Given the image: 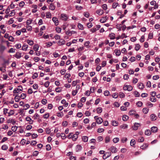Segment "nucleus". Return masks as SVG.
<instances>
[{"mask_svg":"<svg viewBox=\"0 0 160 160\" xmlns=\"http://www.w3.org/2000/svg\"><path fill=\"white\" fill-rule=\"evenodd\" d=\"M15 11H6V15L5 17L7 18L8 17L13 16L15 15Z\"/></svg>","mask_w":160,"mask_h":160,"instance_id":"obj_1","label":"nucleus"},{"mask_svg":"<svg viewBox=\"0 0 160 160\" xmlns=\"http://www.w3.org/2000/svg\"><path fill=\"white\" fill-rule=\"evenodd\" d=\"M127 12V11H124V13L122 14V11H118L117 12V14L118 15H120V16L119 17L120 18H121L124 16V15L126 14Z\"/></svg>","mask_w":160,"mask_h":160,"instance_id":"obj_2","label":"nucleus"},{"mask_svg":"<svg viewBox=\"0 0 160 160\" xmlns=\"http://www.w3.org/2000/svg\"><path fill=\"white\" fill-rule=\"evenodd\" d=\"M141 124L140 123L135 122L132 127L133 129L134 130H137L139 127H140Z\"/></svg>","mask_w":160,"mask_h":160,"instance_id":"obj_3","label":"nucleus"},{"mask_svg":"<svg viewBox=\"0 0 160 160\" xmlns=\"http://www.w3.org/2000/svg\"><path fill=\"white\" fill-rule=\"evenodd\" d=\"M111 155V153L110 152H106L103 156V158L105 159L109 157Z\"/></svg>","mask_w":160,"mask_h":160,"instance_id":"obj_4","label":"nucleus"},{"mask_svg":"<svg viewBox=\"0 0 160 160\" xmlns=\"http://www.w3.org/2000/svg\"><path fill=\"white\" fill-rule=\"evenodd\" d=\"M26 120L28 122V123L29 124H32L33 122V120H32L31 118L29 117L28 116L26 118Z\"/></svg>","mask_w":160,"mask_h":160,"instance_id":"obj_5","label":"nucleus"},{"mask_svg":"<svg viewBox=\"0 0 160 160\" xmlns=\"http://www.w3.org/2000/svg\"><path fill=\"white\" fill-rule=\"evenodd\" d=\"M18 87L20 88H16L13 91V92L15 93H18L19 92V91H22V87L21 86H18Z\"/></svg>","mask_w":160,"mask_h":160,"instance_id":"obj_6","label":"nucleus"},{"mask_svg":"<svg viewBox=\"0 0 160 160\" xmlns=\"http://www.w3.org/2000/svg\"><path fill=\"white\" fill-rule=\"evenodd\" d=\"M61 18L63 20H64V21H66L67 20L68 18V17L67 16L66 14H62L61 15Z\"/></svg>","mask_w":160,"mask_h":160,"instance_id":"obj_7","label":"nucleus"},{"mask_svg":"<svg viewBox=\"0 0 160 160\" xmlns=\"http://www.w3.org/2000/svg\"><path fill=\"white\" fill-rule=\"evenodd\" d=\"M22 53L19 52H17L14 56L17 59H19L22 57Z\"/></svg>","mask_w":160,"mask_h":160,"instance_id":"obj_8","label":"nucleus"},{"mask_svg":"<svg viewBox=\"0 0 160 160\" xmlns=\"http://www.w3.org/2000/svg\"><path fill=\"white\" fill-rule=\"evenodd\" d=\"M65 41L64 40L61 39L58 42V44L60 46H62L65 44Z\"/></svg>","mask_w":160,"mask_h":160,"instance_id":"obj_9","label":"nucleus"},{"mask_svg":"<svg viewBox=\"0 0 160 160\" xmlns=\"http://www.w3.org/2000/svg\"><path fill=\"white\" fill-rule=\"evenodd\" d=\"M16 122V121L13 119H8L7 121V122L8 123H12L13 125H14Z\"/></svg>","mask_w":160,"mask_h":160,"instance_id":"obj_10","label":"nucleus"},{"mask_svg":"<svg viewBox=\"0 0 160 160\" xmlns=\"http://www.w3.org/2000/svg\"><path fill=\"white\" fill-rule=\"evenodd\" d=\"M110 150L113 153H115L117 152V149L114 146L111 147L110 148Z\"/></svg>","mask_w":160,"mask_h":160,"instance_id":"obj_11","label":"nucleus"},{"mask_svg":"<svg viewBox=\"0 0 160 160\" xmlns=\"http://www.w3.org/2000/svg\"><path fill=\"white\" fill-rule=\"evenodd\" d=\"M150 118L151 120L152 121L156 120L157 118V116L154 114H151L150 116Z\"/></svg>","mask_w":160,"mask_h":160,"instance_id":"obj_12","label":"nucleus"},{"mask_svg":"<svg viewBox=\"0 0 160 160\" xmlns=\"http://www.w3.org/2000/svg\"><path fill=\"white\" fill-rule=\"evenodd\" d=\"M52 20L55 23V25L57 26L58 24V18L56 17L52 18Z\"/></svg>","mask_w":160,"mask_h":160,"instance_id":"obj_13","label":"nucleus"},{"mask_svg":"<svg viewBox=\"0 0 160 160\" xmlns=\"http://www.w3.org/2000/svg\"><path fill=\"white\" fill-rule=\"evenodd\" d=\"M151 130L153 132H155L158 131V128L157 127L153 126L151 128Z\"/></svg>","mask_w":160,"mask_h":160,"instance_id":"obj_14","label":"nucleus"},{"mask_svg":"<svg viewBox=\"0 0 160 160\" xmlns=\"http://www.w3.org/2000/svg\"><path fill=\"white\" fill-rule=\"evenodd\" d=\"M138 87L140 89H142L144 88V85L142 83H138Z\"/></svg>","mask_w":160,"mask_h":160,"instance_id":"obj_15","label":"nucleus"},{"mask_svg":"<svg viewBox=\"0 0 160 160\" xmlns=\"http://www.w3.org/2000/svg\"><path fill=\"white\" fill-rule=\"evenodd\" d=\"M148 147V144L147 143H145L142 145L141 146L140 148L141 149L144 150L147 148Z\"/></svg>","mask_w":160,"mask_h":160,"instance_id":"obj_16","label":"nucleus"},{"mask_svg":"<svg viewBox=\"0 0 160 160\" xmlns=\"http://www.w3.org/2000/svg\"><path fill=\"white\" fill-rule=\"evenodd\" d=\"M82 147L81 145H78L76 147V152H79L81 151L82 149Z\"/></svg>","mask_w":160,"mask_h":160,"instance_id":"obj_17","label":"nucleus"},{"mask_svg":"<svg viewBox=\"0 0 160 160\" xmlns=\"http://www.w3.org/2000/svg\"><path fill=\"white\" fill-rule=\"evenodd\" d=\"M28 48V45H26L25 44H24L22 46V50L26 51L27 50Z\"/></svg>","mask_w":160,"mask_h":160,"instance_id":"obj_18","label":"nucleus"},{"mask_svg":"<svg viewBox=\"0 0 160 160\" xmlns=\"http://www.w3.org/2000/svg\"><path fill=\"white\" fill-rule=\"evenodd\" d=\"M103 120L102 118H98L96 121V122L98 124H101L103 122Z\"/></svg>","mask_w":160,"mask_h":160,"instance_id":"obj_19","label":"nucleus"},{"mask_svg":"<svg viewBox=\"0 0 160 160\" xmlns=\"http://www.w3.org/2000/svg\"><path fill=\"white\" fill-rule=\"evenodd\" d=\"M115 53L116 56H119L121 54V51L120 50L116 49L115 50Z\"/></svg>","mask_w":160,"mask_h":160,"instance_id":"obj_20","label":"nucleus"},{"mask_svg":"<svg viewBox=\"0 0 160 160\" xmlns=\"http://www.w3.org/2000/svg\"><path fill=\"white\" fill-rule=\"evenodd\" d=\"M82 139L83 142H86L88 141V137L86 136H84L82 137Z\"/></svg>","mask_w":160,"mask_h":160,"instance_id":"obj_21","label":"nucleus"},{"mask_svg":"<svg viewBox=\"0 0 160 160\" xmlns=\"http://www.w3.org/2000/svg\"><path fill=\"white\" fill-rule=\"evenodd\" d=\"M128 117L126 115H123L122 117V119L123 121H126L128 119Z\"/></svg>","mask_w":160,"mask_h":160,"instance_id":"obj_22","label":"nucleus"},{"mask_svg":"<svg viewBox=\"0 0 160 160\" xmlns=\"http://www.w3.org/2000/svg\"><path fill=\"white\" fill-rule=\"evenodd\" d=\"M39 48V46L37 44H35L34 45L33 47V49L35 51H37L38 50Z\"/></svg>","mask_w":160,"mask_h":160,"instance_id":"obj_23","label":"nucleus"},{"mask_svg":"<svg viewBox=\"0 0 160 160\" xmlns=\"http://www.w3.org/2000/svg\"><path fill=\"white\" fill-rule=\"evenodd\" d=\"M151 133V131L147 129L145 131V134L146 135H150Z\"/></svg>","mask_w":160,"mask_h":160,"instance_id":"obj_24","label":"nucleus"},{"mask_svg":"<svg viewBox=\"0 0 160 160\" xmlns=\"http://www.w3.org/2000/svg\"><path fill=\"white\" fill-rule=\"evenodd\" d=\"M109 36L111 39H113L115 38V34L113 33L110 34Z\"/></svg>","mask_w":160,"mask_h":160,"instance_id":"obj_25","label":"nucleus"},{"mask_svg":"<svg viewBox=\"0 0 160 160\" xmlns=\"http://www.w3.org/2000/svg\"><path fill=\"white\" fill-rule=\"evenodd\" d=\"M142 112L145 114L147 113L149 111V109L148 108H144L142 109Z\"/></svg>","mask_w":160,"mask_h":160,"instance_id":"obj_26","label":"nucleus"},{"mask_svg":"<svg viewBox=\"0 0 160 160\" xmlns=\"http://www.w3.org/2000/svg\"><path fill=\"white\" fill-rule=\"evenodd\" d=\"M27 42L30 46L34 44L32 40H27Z\"/></svg>","mask_w":160,"mask_h":160,"instance_id":"obj_27","label":"nucleus"},{"mask_svg":"<svg viewBox=\"0 0 160 160\" xmlns=\"http://www.w3.org/2000/svg\"><path fill=\"white\" fill-rule=\"evenodd\" d=\"M140 48V46L139 44H136L135 47V49L136 51H138L139 50Z\"/></svg>","mask_w":160,"mask_h":160,"instance_id":"obj_28","label":"nucleus"},{"mask_svg":"<svg viewBox=\"0 0 160 160\" xmlns=\"http://www.w3.org/2000/svg\"><path fill=\"white\" fill-rule=\"evenodd\" d=\"M49 8L51 10H54L55 9V7L53 4L51 3L50 5Z\"/></svg>","mask_w":160,"mask_h":160,"instance_id":"obj_29","label":"nucleus"},{"mask_svg":"<svg viewBox=\"0 0 160 160\" xmlns=\"http://www.w3.org/2000/svg\"><path fill=\"white\" fill-rule=\"evenodd\" d=\"M128 127V125L126 124H123L122 125H121L120 126V128H121L125 129L127 128Z\"/></svg>","mask_w":160,"mask_h":160,"instance_id":"obj_30","label":"nucleus"},{"mask_svg":"<svg viewBox=\"0 0 160 160\" xmlns=\"http://www.w3.org/2000/svg\"><path fill=\"white\" fill-rule=\"evenodd\" d=\"M136 113V111L134 110H131L130 111H129V114L130 115L132 116L133 115H134V114H135V113Z\"/></svg>","mask_w":160,"mask_h":160,"instance_id":"obj_31","label":"nucleus"},{"mask_svg":"<svg viewBox=\"0 0 160 160\" xmlns=\"http://www.w3.org/2000/svg\"><path fill=\"white\" fill-rule=\"evenodd\" d=\"M56 31L58 33H60L61 32V29L59 27H57L56 28Z\"/></svg>","mask_w":160,"mask_h":160,"instance_id":"obj_32","label":"nucleus"},{"mask_svg":"<svg viewBox=\"0 0 160 160\" xmlns=\"http://www.w3.org/2000/svg\"><path fill=\"white\" fill-rule=\"evenodd\" d=\"M112 125L113 126H117L118 125V122L116 121H113L112 122Z\"/></svg>","mask_w":160,"mask_h":160,"instance_id":"obj_33","label":"nucleus"},{"mask_svg":"<svg viewBox=\"0 0 160 160\" xmlns=\"http://www.w3.org/2000/svg\"><path fill=\"white\" fill-rule=\"evenodd\" d=\"M5 47L4 46L1 45L0 46V52H2L5 49Z\"/></svg>","mask_w":160,"mask_h":160,"instance_id":"obj_34","label":"nucleus"},{"mask_svg":"<svg viewBox=\"0 0 160 160\" xmlns=\"http://www.w3.org/2000/svg\"><path fill=\"white\" fill-rule=\"evenodd\" d=\"M78 28L81 30H82L84 29L83 26L80 23H78Z\"/></svg>","mask_w":160,"mask_h":160,"instance_id":"obj_35","label":"nucleus"},{"mask_svg":"<svg viewBox=\"0 0 160 160\" xmlns=\"http://www.w3.org/2000/svg\"><path fill=\"white\" fill-rule=\"evenodd\" d=\"M97 112L98 113H101L102 112V108L101 107H98L97 109Z\"/></svg>","mask_w":160,"mask_h":160,"instance_id":"obj_36","label":"nucleus"},{"mask_svg":"<svg viewBox=\"0 0 160 160\" xmlns=\"http://www.w3.org/2000/svg\"><path fill=\"white\" fill-rule=\"evenodd\" d=\"M144 138L142 137H140L138 139V142H142L144 141Z\"/></svg>","mask_w":160,"mask_h":160,"instance_id":"obj_37","label":"nucleus"},{"mask_svg":"<svg viewBox=\"0 0 160 160\" xmlns=\"http://www.w3.org/2000/svg\"><path fill=\"white\" fill-rule=\"evenodd\" d=\"M108 19V18H102L100 20V22L102 23H103L106 22V20Z\"/></svg>","mask_w":160,"mask_h":160,"instance_id":"obj_38","label":"nucleus"},{"mask_svg":"<svg viewBox=\"0 0 160 160\" xmlns=\"http://www.w3.org/2000/svg\"><path fill=\"white\" fill-rule=\"evenodd\" d=\"M84 16L86 18H88L89 16V13L88 12H85L83 13Z\"/></svg>","mask_w":160,"mask_h":160,"instance_id":"obj_39","label":"nucleus"},{"mask_svg":"<svg viewBox=\"0 0 160 160\" xmlns=\"http://www.w3.org/2000/svg\"><path fill=\"white\" fill-rule=\"evenodd\" d=\"M119 96L120 98H124L125 97V95L122 92H120L119 93Z\"/></svg>","mask_w":160,"mask_h":160,"instance_id":"obj_40","label":"nucleus"},{"mask_svg":"<svg viewBox=\"0 0 160 160\" xmlns=\"http://www.w3.org/2000/svg\"><path fill=\"white\" fill-rule=\"evenodd\" d=\"M20 99V97L18 95L16 96L15 98L14 99L16 102H18L19 101Z\"/></svg>","mask_w":160,"mask_h":160,"instance_id":"obj_41","label":"nucleus"},{"mask_svg":"<svg viewBox=\"0 0 160 160\" xmlns=\"http://www.w3.org/2000/svg\"><path fill=\"white\" fill-rule=\"evenodd\" d=\"M32 22V20L31 19H29L27 20L26 21V24L27 25H29Z\"/></svg>","mask_w":160,"mask_h":160,"instance_id":"obj_42","label":"nucleus"},{"mask_svg":"<svg viewBox=\"0 0 160 160\" xmlns=\"http://www.w3.org/2000/svg\"><path fill=\"white\" fill-rule=\"evenodd\" d=\"M103 13V11H96V13L99 15H102Z\"/></svg>","mask_w":160,"mask_h":160,"instance_id":"obj_43","label":"nucleus"},{"mask_svg":"<svg viewBox=\"0 0 160 160\" xmlns=\"http://www.w3.org/2000/svg\"><path fill=\"white\" fill-rule=\"evenodd\" d=\"M18 127L16 126H13L11 128V129L14 132H15L17 129Z\"/></svg>","mask_w":160,"mask_h":160,"instance_id":"obj_44","label":"nucleus"},{"mask_svg":"<svg viewBox=\"0 0 160 160\" xmlns=\"http://www.w3.org/2000/svg\"><path fill=\"white\" fill-rule=\"evenodd\" d=\"M127 87L128 88V91H130L132 90L133 88L131 86L127 85Z\"/></svg>","mask_w":160,"mask_h":160,"instance_id":"obj_45","label":"nucleus"},{"mask_svg":"<svg viewBox=\"0 0 160 160\" xmlns=\"http://www.w3.org/2000/svg\"><path fill=\"white\" fill-rule=\"evenodd\" d=\"M1 148L2 150H5L8 149V147L7 145H4L2 146Z\"/></svg>","mask_w":160,"mask_h":160,"instance_id":"obj_46","label":"nucleus"},{"mask_svg":"<svg viewBox=\"0 0 160 160\" xmlns=\"http://www.w3.org/2000/svg\"><path fill=\"white\" fill-rule=\"evenodd\" d=\"M142 103L141 101H138L136 103V104L138 107H141L142 105Z\"/></svg>","mask_w":160,"mask_h":160,"instance_id":"obj_47","label":"nucleus"},{"mask_svg":"<svg viewBox=\"0 0 160 160\" xmlns=\"http://www.w3.org/2000/svg\"><path fill=\"white\" fill-rule=\"evenodd\" d=\"M119 140L118 138H115L113 139V141L114 143H116L119 141Z\"/></svg>","mask_w":160,"mask_h":160,"instance_id":"obj_48","label":"nucleus"},{"mask_svg":"<svg viewBox=\"0 0 160 160\" xmlns=\"http://www.w3.org/2000/svg\"><path fill=\"white\" fill-rule=\"evenodd\" d=\"M135 144V141L134 139H132L130 142V144L131 146H133Z\"/></svg>","mask_w":160,"mask_h":160,"instance_id":"obj_49","label":"nucleus"},{"mask_svg":"<svg viewBox=\"0 0 160 160\" xmlns=\"http://www.w3.org/2000/svg\"><path fill=\"white\" fill-rule=\"evenodd\" d=\"M46 17L47 18H50L51 17V15L50 12H48L46 13Z\"/></svg>","mask_w":160,"mask_h":160,"instance_id":"obj_50","label":"nucleus"},{"mask_svg":"<svg viewBox=\"0 0 160 160\" xmlns=\"http://www.w3.org/2000/svg\"><path fill=\"white\" fill-rule=\"evenodd\" d=\"M26 95L25 93H22L20 97V98H21L22 99H24L26 97Z\"/></svg>","mask_w":160,"mask_h":160,"instance_id":"obj_51","label":"nucleus"},{"mask_svg":"<svg viewBox=\"0 0 160 160\" xmlns=\"http://www.w3.org/2000/svg\"><path fill=\"white\" fill-rule=\"evenodd\" d=\"M49 116V113H47L44 115L43 116V117L44 118L47 119L48 118Z\"/></svg>","mask_w":160,"mask_h":160,"instance_id":"obj_52","label":"nucleus"},{"mask_svg":"<svg viewBox=\"0 0 160 160\" xmlns=\"http://www.w3.org/2000/svg\"><path fill=\"white\" fill-rule=\"evenodd\" d=\"M159 78V76L158 75L154 76L152 77V79L154 80H157Z\"/></svg>","mask_w":160,"mask_h":160,"instance_id":"obj_53","label":"nucleus"},{"mask_svg":"<svg viewBox=\"0 0 160 160\" xmlns=\"http://www.w3.org/2000/svg\"><path fill=\"white\" fill-rule=\"evenodd\" d=\"M51 149V147L50 145H46V149L47 151L50 150Z\"/></svg>","mask_w":160,"mask_h":160,"instance_id":"obj_54","label":"nucleus"},{"mask_svg":"<svg viewBox=\"0 0 160 160\" xmlns=\"http://www.w3.org/2000/svg\"><path fill=\"white\" fill-rule=\"evenodd\" d=\"M118 5V2H114L113 3L112 5V7L114 9L116 8Z\"/></svg>","mask_w":160,"mask_h":160,"instance_id":"obj_55","label":"nucleus"},{"mask_svg":"<svg viewBox=\"0 0 160 160\" xmlns=\"http://www.w3.org/2000/svg\"><path fill=\"white\" fill-rule=\"evenodd\" d=\"M38 117H39L38 114L37 113H36L32 118H33L34 119L36 120L37 119V118Z\"/></svg>","mask_w":160,"mask_h":160,"instance_id":"obj_56","label":"nucleus"},{"mask_svg":"<svg viewBox=\"0 0 160 160\" xmlns=\"http://www.w3.org/2000/svg\"><path fill=\"white\" fill-rule=\"evenodd\" d=\"M54 38L56 40H59L61 38V37L60 35H58L56 34L55 35L54 37Z\"/></svg>","mask_w":160,"mask_h":160,"instance_id":"obj_57","label":"nucleus"},{"mask_svg":"<svg viewBox=\"0 0 160 160\" xmlns=\"http://www.w3.org/2000/svg\"><path fill=\"white\" fill-rule=\"evenodd\" d=\"M38 74L37 72L34 73L32 76V78L33 79L36 78L38 77Z\"/></svg>","mask_w":160,"mask_h":160,"instance_id":"obj_58","label":"nucleus"},{"mask_svg":"<svg viewBox=\"0 0 160 160\" xmlns=\"http://www.w3.org/2000/svg\"><path fill=\"white\" fill-rule=\"evenodd\" d=\"M112 96L113 98H117L118 97V94L117 93H115L113 94Z\"/></svg>","mask_w":160,"mask_h":160,"instance_id":"obj_59","label":"nucleus"},{"mask_svg":"<svg viewBox=\"0 0 160 160\" xmlns=\"http://www.w3.org/2000/svg\"><path fill=\"white\" fill-rule=\"evenodd\" d=\"M57 115L58 117H62L63 115V114L62 112H61L59 113H58Z\"/></svg>","mask_w":160,"mask_h":160,"instance_id":"obj_60","label":"nucleus"},{"mask_svg":"<svg viewBox=\"0 0 160 160\" xmlns=\"http://www.w3.org/2000/svg\"><path fill=\"white\" fill-rule=\"evenodd\" d=\"M32 128V126L30 125H28L26 127V129L27 130H30Z\"/></svg>","mask_w":160,"mask_h":160,"instance_id":"obj_61","label":"nucleus"},{"mask_svg":"<svg viewBox=\"0 0 160 160\" xmlns=\"http://www.w3.org/2000/svg\"><path fill=\"white\" fill-rule=\"evenodd\" d=\"M78 92L77 90H73L72 92V94L73 96H75Z\"/></svg>","mask_w":160,"mask_h":160,"instance_id":"obj_62","label":"nucleus"},{"mask_svg":"<svg viewBox=\"0 0 160 160\" xmlns=\"http://www.w3.org/2000/svg\"><path fill=\"white\" fill-rule=\"evenodd\" d=\"M15 49H14L12 48H11L10 49V50H9L8 52H9V53H11V52L13 53V52H15Z\"/></svg>","mask_w":160,"mask_h":160,"instance_id":"obj_63","label":"nucleus"},{"mask_svg":"<svg viewBox=\"0 0 160 160\" xmlns=\"http://www.w3.org/2000/svg\"><path fill=\"white\" fill-rule=\"evenodd\" d=\"M50 82L48 81L46 82L44 84V86L46 88H48Z\"/></svg>","mask_w":160,"mask_h":160,"instance_id":"obj_64","label":"nucleus"}]
</instances>
